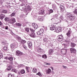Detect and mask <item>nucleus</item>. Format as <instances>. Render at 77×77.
Wrapping results in <instances>:
<instances>
[{"mask_svg": "<svg viewBox=\"0 0 77 77\" xmlns=\"http://www.w3.org/2000/svg\"><path fill=\"white\" fill-rule=\"evenodd\" d=\"M53 10L51 9L49 11V13L50 14H51V13H53Z\"/></svg>", "mask_w": 77, "mask_h": 77, "instance_id": "obj_49", "label": "nucleus"}, {"mask_svg": "<svg viewBox=\"0 0 77 77\" xmlns=\"http://www.w3.org/2000/svg\"><path fill=\"white\" fill-rule=\"evenodd\" d=\"M67 50L66 48H63L61 50V51L62 53H63V52H65L66 51L65 53H66V51Z\"/></svg>", "mask_w": 77, "mask_h": 77, "instance_id": "obj_25", "label": "nucleus"}, {"mask_svg": "<svg viewBox=\"0 0 77 77\" xmlns=\"http://www.w3.org/2000/svg\"><path fill=\"white\" fill-rule=\"evenodd\" d=\"M62 31V28L60 27H57L55 29V32L57 33H59Z\"/></svg>", "mask_w": 77, "mask_h": 77, "instance_id": "obj_7", "label": "nucleus"}, {"mask_svg": "<svg viewBox=\"0 0 77 77\" xmlns=\"http://www.w3.org/2000/svg\"><path fill=\"white\" fill-rule=\"evenodd\" d=\"M58 5L60 6V10H61V12H63L65 10V7L63 5H61L59 4H57Z\"/></svg>", "mask_w": 77, "mask_h": 77, "instance_id": "obj_6", "label": "nucleus"}, {"mask_svg": "<svg viewBox=\"0 0 77 77\" xmlns=\"http://www.w3.org/2000/svg\"><path fill=\"white\" fill-rule=\"evenodd\" d=\"M5 29L6 30H8V26H5Z\"/></svg>", "mask_w": 77, "mask_h": 77, "instance_id": "obj_55", "label": "nucleus"}, {"mask_svg": "<svg viewBox=\"0 0 77 77\" xmlns=\"http://www.w3.org/2000/svg\"><path fill=\"white\" fill-rule=\"evenodd\" d=\"M44 14V10H41V11H39L38 13V14L43 15Z\"/></svg>", "mask_w": 77, "mask_h": 77, "instance_id": "obj_22", "label": "nucleus"}, {"mask_svg": "<svg viewBox=\"0 0 77 77\" xmlns=\"http://www.w3.org/2000/svg\"><path fill=\"white\" fill-rule=\"evenodd\" d=\"M37 51L38 53H42L44 51V50L40 48H38L37 49Z\"/></svg>", "mask_w": 77, "mask_h": 77, "instance_id": "obj_9", "label": "nucleus"}, {"mask_svg": "<svg viewBox=\"0 0 77 77\" xmlns=\"http://www.w3.org/2000/svg\"><path fill=\"white\" fill-rule=\"evenodd\" d=\"M29 35L31 37H32V38H35L36 37V35H35V33H31L29 34Z\"/></svg>", "mask_w": 77, "mask_h": 77, "instance_id": "obj_18", "label": "nucleus"}, {"mask_svg": "<svg viewBox=\"0 0 77 77\" xmlns=\"http://www.w3.org/2000/svg\"><path fill=\"white\" fill-rule=\"evenodd\" d=\"M44 64L46 65H50L51 64L50 63H44Z\"/></svg>", "mask_w": 77, "mask_h": 77, "instance_id": "obj_48", "label": "nucleus"}, {"mask_svg": "<svg viewBox=\"0 0 77 77\" xmlns=\"http://www.w3.org/2000/svg\"><path fill=\"white\" fill-rule=\"evenodd\" d=\"M27 6V8L26 9L25 11L26 15H27L29 13V12H30V11H31V10H32V8H31V6L28 5Z\"/></svg>", "mask_w": 77, "mask_h": 77, "instance_id": "obj_1", "label": "nucleus"}, {"mask_svg": "<svg viewBox=\"0 0 77 77\" xmlns=\"http://www.w3.org/2000/svg\"><path fill=\"white\" fill-rule=\"evenodd\" d=\"M3 57V54L2 53H0V59L1 58H2Z\"/></svg>", "mask_w": 77, "mask_h": 77, "instance_id": "obj_46", "label": "nucleus"}, {"mask_svg": "<svg viewBox=\"0 0 77 77\" xmlns=\"http://www.w3.org/2000/svg\"><path fill=\"white\" fill-rule=\"evenodd\" d=\"M21 6H25V7H27V4L25 2H23L21 5Z\"/></svg>", "mask_w": 77, "mask_h": 77, "instance_id": "obj_23", "label": "nucleus"}, {"mask_svg": "<svg viewBox=\"0 0 77 77\" xmlns=\"http://www.w3.org/2000/svg\"><path fill=\"white\" fill-rule=\"evenodd\" d=\"M35 29H36L38 28V26L36 25L34 26Z\"/></svg>", "mask_w": 77, "mask_h": 77, "instance_id": "obj_53", "label": "nucleus"}, {"mask_svg": "<svg viewBox=\"0 0 77 77\" xmlns=\"http://www.w3.org/2000/svg\"><path fill=\"white\" fill-rule=\"evenodd\" d=\"M67 36L68 37H70L71 36V31L69 30L68 32L66 34Z\"/></svg>", "mask_w": 77, "mask_h": 77, "instance_id": "obj_21", "label": "nucleus"}, {"mask_svg": "<svg viewBox=\"0 0 77 77\" xmlns=\"http://www.w3.org/2000/svg\"><path fill=\"white\" fill-rule=\"evenodd\" d=\"M20 42L21 44H25V43L26 42V41L23 39L21 40V41Z\"/></svg>", "mask_w": 77, "mask_h": 77, "instance_id": "obj_31", "label": "nucleus"}, {"mask_svg": "<svg viewBox=\"0 0 77 77\" xmlns=\"http://www.w3.org/2000/svg\"><path fill=\"white\" fill-rule=\"evenodd\" d=\"M20 72L21 74H25V70H24V69H22L20 71Z\"/></svg>", "mask_w": 77, "mask_h": 77, "instance_id": "obj_26", "label": "nucleus"}, {"mask_svg": "<svg viewBox=\"0 0 77 77\" xmlns=\"http://www.w3.org/2000/svg\"><path fill=\"white\" fill-rule=\"evenodd\" d=\"M11 71H13V72H15V73H17V69H12Z\"/></svg>", "mask_w": 77, "mask_h": 77, "instance_id": "obj_40", "label": "nucleus"}, {"mask_svg": "<svg viewBox=\"0 0 77 77\" xmlns=\"http://www.w3.org/2000/svg\"><path fill=\"white\" fill-rule=\"evenodd\" d=\"M58 19L59 20H60V21H62V20H63V18L62 17V16H60V15L59 17L58 18Z\"/></svg>", "mask_w": 77, "mask_h": 77, "instance_id": "obj_36", "label": "nucleus"}, {"mask_svg": "<svg viewBox=\"0 0 77 77\" xmlns=\"http://www.w3.org/2000/svg\"><path fill=\"white\" fill-rule=\"evenodd\" d=\"M11 17H15V12H13L10 15Z\"/></svg>", "mask_w": 77, "mask_h": 77, "instance_id": "obj_33", "label": "nucleus"}, {"mask_svg": "<svg viewBox=\"0 0 77 77\" xmlns=\"http://www.w3.org/2000/svg\"><path fill=\"white\" fill-rule=\"evenodd\" d=\"M36 25V24H35V23H32V26H33L34 27V26H35Z\"/></svg>", "mask_w": 77, "mask_h": 77, "instance_id": "obj_58", "label": "nucleus"}, {"mask_svg": "<svg viewBox=\"0 0 77 77\" xmlns=\"http://www.w3.org/2000/svg\"><path fill=\"white\" fill-rule=\"evenodd\" d=\"M48 38H47V36L46 37H45V38L44 39V42H45L46 43L47 42H48Z\"/></svg>", "mask_w": 77, "mask_h": 77, "instance_id": "obj_28", "label": "nucleus"}, {"mask_svg": "<svg viewBox=\"0 0 77 77\" xmlns=\"http://www.w3.org/2000/svg\"><path fill=\"white\" fill-rule=\"evenodd\" d=\"M42 57L44 59H47V55L46 54H44L42 56Z\"/></svg>", "mask_w": 77, "mask_h": 77, "instance_id": "obj_39", "label": "nucleus"}, {"mask_svg": "<svg viewBox=\"0 0 77 77\" xmlns=\"http://www.w3.org/2000/svg\"><path fill=\"white\" fill-rule=\"evenodd\" d=\"M28 45L29 47L30 48V47H32V43L31 42H28Z\"/></svg>", "mask_w": 77, "mask_h": 77, "instance_id": "obj_19", "label": "nucleus"}, {"mask_svg": "<svg viewBox=\"0 0 77 77\" xmlns=\"http://www.w3.org/2000/svg\"><path fill=\"white\" fill-rule=\"evenodd\" d=\"M46 72L47 74H50V73H51V70L50 69L48 68V69L46 70Z\"/></svg>", "mask_w": 77, "mask_h": 77, "instance_id": "obj_13", "label": "nucleus"}, {"mask_svg": "<svg viewBox=\"0 0 77 77\" xmlns=\"http://www.w3.org/2000/svg\"><path fill=\"white\" fill-rule=\"evenodd\" d=\"M5 17H6L5 14H3L2 13L0 15V19H1V20H3Z\"/></svg>", "mask_w": 77, "mask_h": 77, "instance_id": "obj_15", "label": "nucleus"}, {"mask_svg": "<svg viewBox=\"0 0 77 77\" xmlns=\"http://www.w3.org/2000/svg\"><path fill=\"white\" fill-rule=\"evenodd\" d=\"M50 68L52 69V71L54 70V69H53V67H50Z\"/></svg>", "mask_w": 77, "mask_h": 77, "instance_id": "obj_61", "label": "nucleus"}, {"mask_svg": "<svg viewBox=\"0 0 77 77\" xmlns=\"http://www.w3.org/2000/svg\"><path fill=\"white\" fill-rule=\"evenodd\" d=\"M49 54H52L53 53V50L52 49H51L49 50Z\"/></svg>", "mask_w": 77, "mask_h": 77, "instance_id": "obj_29", "label": "nucleus"}, {"mask_svg": "<svg viewBox=\"0 0 77 77\" xmlns=\"http://www.w3.org/2000/svg\"><path fill=\"white\" fill-rule=\"evenodd\" d=\"M18 46V44L17 43H14L11 44L10 45V47L11 48H16Z\"/></svg>", "mask_w": 77, "mask_h": 77, "instance_id": "obj_4", "label": "nucleus"}, {"mask_svg": "<svg viewBox=\"0 0 77 77\" xmlns=\"http://www.w3.org/2000/svg\"><path fill=\"white\" fill-rule=\"evenodd\" d=\"M15 36H16V38L18 39V41L19 42H20L21 40H22V39L21 38V37L18 36V35H16Z\"/></svg>", "mask_w": 77, "mask_h": 77, "instance_id": "obj_20", "label": "nucleus"}, {"mask_svg": "<svg viewBox=\"0 0 77 77\" xmlns=\"http://www.w3.org/2000/svg\"><path fill=\"white\" fill-rule=\"evenodd\" d=\"M39 33H40V35H42V33L43 32H41V31H39Z\"/></svg>", "mask_w": 77, "mask_h": 77, "instance_id": "obj_57", "label": "nucleus"}, {"mask_svg": "<svg viewBox=\"0 0 77 77\" xmlns=\"http://www.w3.org/2000/svg\"><path fill=\"white\" fill-rule=\"evenodd\" d=\"M20 30L21 31V32H24V29L23 28L21 29Z\"/></svg>", "mask_w": 77, "mask_h": 77, "instance_id": "obj_56", "label": "nucleus"}, {"mask_svg": "<svg viewBox=\"0 0 77 77\" xmlns=\"http://www.w3.org/2000/svg\"><path fill=\"white\" fill-rule=\"evenodd\" d=\"M4 50L5 51H6V50H8V48L7 47H5L4 48Z\"/></svg>", "mask_w": 77, "mask_h": 77, "instance_id": "obj_44", "label": "nucleus"}, {"mask_svg": "<svg viewBox=\"0 0 77 77\" xmlns=\"http://www.w3.org/2000/svg\"><path fill=\"white\" fill-rule=\"evenodd\" d=\"M5 21H8L9 20V18L8 17H6L5 19Z\"/></svg>", "mask_w": 77, "mask_h": 77, "instance_id": "obj_38", "label": "nucleus"}, {"mask_svg": "<svg viewBox=\"0 0 77 77\" xmlns=\"http://www.w3.org/2000/svg\"><path fill=\"white\" fill-rule=\"evenodd\" d=\"M3 0H0V4L1 5H2V4H3Z\"/></svg>", "mask_w": 77, "mask_h": 77, "instance_id": "obj_50", "label": "nucleus"}, {"mask_svg": "<svg viewBox=\"0 0 77 77\" xmlns=\"http://www.w3.org/2000/svg\"><path fill=\"white\" fill-rule=\"evenodd\" d=\"M8 59L10 61H12L13 60V57H9L8 58Z\"/></svg>", "mask_w": 77, "mask_h": 77, "instance_id": "obj_30", "label": "nucleus"}, {"mask_svg": "<svg viewBox=\"0 0 77 77\" xmlns=\"http://www.w3.org/2000/svg\"><path fill=\"white\" fill-rule=\"evenodd\" d=\"M25 30L27 34H29V28H25Z\"/></svg>", "mask_w": 77, "mask_h": 77, "instance_id": "obj_24", "label": "nucleus"}, {"mask_svg": "<svg viewBox=\"0 0 77 77\" xmlns=\"http://www.w3.org/2000/svg\"><path fill=\"white\" fill-rule=\"evenodd\" d=\"M63 45L64 46V48H66V47H67V46H66V44H63Z\"/></svg>", "mask_w": 77, "mask_h": 77, "instance_id": "obj_54", "label": "nucleus"}, {"mask_svg": "<svg viewBox=\"0 0 77 77\" xmlns=\"http://www.w3.org/2000/svg\"><path fill=\"white\" fill-rule=\"evenodd\" d=\"M10 63L11 65H13V62H10Z\"/></svg>", "mask_w": 77, "mask_h": 77, "instance_id": "obj_64", "label": "nucleus"}, {"mask_svg": "<svg viewBox=\"0 0 77 77\" xmlns=\"http://www.w3.org/2000/svg\"><path fill=\"white\" fill-rule=\"evenodd\" d=\"M51 30H54L56 29V26L52 25L50 27Z\"/></svg>", "mask_w": 77, "mask_h": 77, "instance_id": "obj_12", "label": "nucleus"}, {"mask_svg": "<svg viewBox=\"0 0 77 77\" xmlns=\"http://www.w3.org/2000/svg\"><path fill=\"white\" fill-rule=\"evenodd\" d=\"M60 16V14H59V15L55 14V18H56V19H58L59 18V16Z\"/></svg>", "mask_w": 77, "mask_h": 77, "instance_id": "obj_27", "label": "nucleus"}, {"mask_svg": "<svg viewBox=\"0 0 77 77\" xmlns=\"http://www.w3.org/2000/svg\"><path fill=\"white\" fill-rule=\"evenodd\" d=\"M8 57H6L5 58V59H6V60H8Z\"/></svg>", "mask_w": 77, "mask_h": 77, "instance_id": "obj_62", "label": "nucleus"}, {"mask_svg": "<svg viewBox=\"0 0 77 77\" xmlns=\"http://www.w3.org/2000/svg\"><path fill=\"white\" fill-rule=\"evenodd\" d=\"M36 74V75H39V76H40V77H41V76H42V74H41V73L40 72H38Z\"/></svg>", "mask_w": 77, "mask_h": 77, "instance_id": "obj_45", "label": "nucleus"}, {"mask_svg": "<svg viewBox=\"0 0 77 77\" xmlns=\"http://www.w3.org/2000/svg\"><path fill=\"white\" fill-rule=\"evenodd\" d=\"M2 26V23L1 21H0V26Z\"/></svg>", "mask_w": 77, "mask_h": 77, "instance_id": "obj_60", "label": "nucleus"}, {"mask_svg": "<svg viewBox=\"0 0 77 77\" xmlns=\"http://www.w3.org/2000/svg\"><path fill=\"white\" fill-rule=\"evenodd\" d=\"M29 30L31 32V33H35V30H34L33 29H32V28H29Z\"/></svg>", "mask_w": 77, "mask_h": 77, "instance_id": "obj_32", "label": "nucleus"}, {"mask_svg": "<svg viewBox=\"0 0 77 77\" xmlns=\"http://www.w3.org/2000/svg\"><path fill=\"white\" fill-rule=\"evenodd\" d=\"M20 67L21 68H23V67H24V65L23 64H20Z\"/></svg>", "mask_w": 77, "mask_h": 77, "instance_id": "obj_52", "label": "nucleus"}, {"mask_svg": "<svg viewBox=\"0 0 77 77\" xmlns=\"http://www.w3.org/2000/svg\"><path fill=\"white\" fill-rule=\"evenodd\" d=\"M66 15H67L68 17L69 18H70V20H74V19H75V17H74V16L72 15L71 13H67Z\"/></svg>", "mask_w": 77, "mask_h": 77, "instance_id": "obj_2", "label": "nucleus"}, {"mask_svg": "<svg viewBox=\"0 0 77 77\" xmlns=\"http://www.w3.org/2000/svg\"><path fill=\"white\" fill-rule=\"evenodd\" d=\"M63 37L62 36H60L58 37V41L60 42H61V41H63Z\"/></svg>", "mask_w": 77, "mask_h": 77, "instance_id": "obj_14", "label": "nucleus"}, {"mask_svg": "<svg viewBox=\"0 0 77 77\" xmlns=\"http://www.w3.org/2000/svg\"><path fill=\"white\" fill-rule=\"evenodd\" d=\"M23 52H21V51L18 50H17L16 52V54L17 56H18L20 57L21 56L23 55Z\"/></svg>", "mask_w": 77, "mask_h": 77, "instance_id": "obj_5", "label": "nucleus"}, {"mask_svg": "<svg viewBox=\"0 0 77 77\" xmlns=\"http://www.w3.org/2000/svg\"><path fill=\"white\" fill-rule=\"evenodd\" d=\"M20 17L21 18H24V14H22L20 15Z\"/></svg>", "mask_w": 77, "mask_h": 77, "instance_id": "obj_51", "label": "nucleus"}, {"mask_svg": "<svg viewBox=\"0 0 77 77\" xmlns=\"http://www.w3.org/2000/svg\"><path fill=\"white\" fill-rule=\"evenodd\" d=\"M52 6L54 11H55L57 9V7L56 6V5L55 4H53L52 5Z\"/></svg>", "mask_w": 77, "mask_h": 77, "instance_id": "obj_16", "label": "nucleus"}, {"mask_svg": "<svg viewBox=\"0 0 77 77\" xmlns=\"http://www.w3.org/2000/svg\"><path fill=\"white\" fill-rule=\"evenodd\" d=\"M70 50L71 53H76V49L74 48H71Z\"/></svg>", "mask_w": 77, "mask_h": 77, "instance_id": "obj_8", "label": "nucleus"}, {"mask_svg": "<svg viewBox=\"0 0 77 77\" xmlns=\"http://www.w3.org/2000/svg\"><path fill=\"white\" fill-rule=\"evenodd\" d=\"M22 47H23L24 48L25 50H27V46H26L25 45L23 44Z\"/></svg>", "mask_w": 77, "mask_h": 77, "instance_id": "obj_43", "label": "nucleus"}, {"mask_svg": "<svg viewBox=\"0 0 77 77\" xmlns=\"http://www.w3.org/2000/svg\"><path fill=\"white\" fill-rule=\"evenodd\" d=\"M32 71L33 72L36 73L37 72V69L35 68H33Z\"/></svg>", "mask_w": 77, "mask_h": 77, "instance_id": "obj_34", "label": "nucleus"}, {"mask_svg": "<svg viewBox=\"0 0 77 77\" xmlns=\"http://www.w3.org/2000/svg\"><path fill=\"white\" fill-rule=\"evenodd\" d=\"M39 31L40 32H41L42 33H43L44 32V29L43 28H41Z\"/></svg>", "mask_w": 77, "mask_h": 77, "instance_id": "obj_47", "label": "nucleus"}, {"mask_svg": "<svg viewBox=\"0 0 77 77\" xmlns=\"http://www.w3.org/2000/svg\"><path fill=\"white\" fill-rule=\"evenodd\" d=\"M13 68H14V67L12 65H10L7 68L6 70H7V71H10V70H11V69H12Z\"/></svg>", "mask_w": 77, "mask_h": 77, "instance_id": "obj_10", "label": "nucleus"}, {"mask_svg": "<svg viewBox=\"0 0 77 77\" xmlns=\"http://www.w3.org/2000/svg\"><path fill=\"white\" fill-rule=\"evenodd\" d=\"M37 33L38 35H40V33H39V31L37 32Z\"/></svg>", "mask_w": 77, "mask_h": 77, "instance_id": "obj_59", "label": "nucleus"}, {"mask_svg": "<svg viewBox=\"0 0 77 77\" xmlns=\"http://www.w3.org/2000/svg\"><path fill=\"white\" fill-rule=\"evenodd\" d=\"M22 26V24L21 23H16L14 24V26H17L18 27H21Z\"/></svg>", "mask_w": 77, "mask_h": 77, "instance_id": "obj_17", "label": "nucleus"}, {"mask_svg": "<svg viewBox=\"0 0 77 77\" xmlns=\"http://www.w3.org/2000/svg\"><path fill=\"white\" fill-rule=\"evenodd\" d=\"M62 66L64 68H66V66H65L63 65Z\"/></svg>", "mask_w": 77, "mask_h": 77, "instance_id": "obj_63", "label": "nucleus"}, {"mask_svg": "<svg viewBox=\"0 0 77 77\" xmlns=\"http://www.w3.org/2000/svg\"><path fill=\"white\" fill-rule=\"evenodd\" d=\"M38 20L39 21H43V18L41 17H38Z\"/></svg>", "mask_w": 77, "mask_h": 77, "instance_id": "obj_37", "label": "nucleus"}, {"mask_svg": "<svg viewBox=\"0 0 77 77\" xmlns=\"http://www.w3.org/2000/svg\"><path fill=\"white\" fill-rule=\"evenodd\" d=\"M2 14H6L7 13V11L4 10H2L1 12Z\"/></svg>", "mask_w": 77, "mask_h": 77, "instance_id": "obj_35", "label": "nucleus"}, {"mask_svg": "<svg viewBox=\"0 0 77 77\" xmlns=\"http://www.w3.org/2000/svg\"><path fill=\"white\" fill-rule=\"evenodd\" d=\"M8 75V77H14V75H11V73H9Z\"/></svg>", "mask_w": 77, "mask_h": 77, "instance_id": "obj_41", "label": "nucleus"}, {"mask_svg": "<svg viewBox=\"0 0 77 77\" xmlns=\"http://www.w3.org/2000/svg\"><path fill=\"white\" fill-rule=\"evenodd\" d=\"M66 43L67 44H71V47H75V46H76V44H75L74 43H72L71 42L69 41V39H66Z\"/></svg>", "mask_w": 77, "mask_h": 77, "instance_id": "obj_3", "label": "nucleus"}, {"mask_svg": "<svg viewBox=\"0 0 77 77\" xmlns=\"http://www.w3.org/2000/svg\"><path fill=\"white\" fill-rule=\"evenodd\" d=\"M15 21H15V18L11 19L10 21V24H14Z\"/></svg>", "mask_w": 77, "mask_h": 77, "instance_id": "obj_11", "label": "nucleus"}, {"mask_svg": "<svg viewBox=\"0 0 77 77\" xmlns=\"http://www.w3.org/2000/svg\"><path fill=\"white\" fill-rule=\"evenodd\" d=\"M26 69L27 72H29V67L26 66Z\"/></svg>", "mask_w": 77, "mask_h": 77, "instance_id": "obj_42", "label": "nucleus"}]
</instances>
